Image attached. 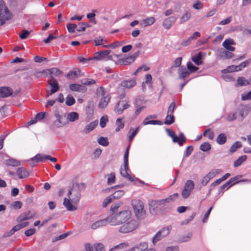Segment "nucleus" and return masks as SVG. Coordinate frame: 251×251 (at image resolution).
<instances>
[{"mask_svg": "<svg viewBox=\"0 0 251 251\" xmlns=\"http://www.w3.org/2000/svg\"><path fill=\"white\" fill-rule=\"evenodd\" d=\"M63 204L68 211H75L77 209V207L75 206L76 204H74L71 200L67 198L64 199Z\"/></svg>", "mask_w": 251, "mask_h": 251, "instance_id": "11", "label": "nucleus"}, {"mask_svg": "<svg viewBox=\"0 0 251 251\" xmlns=\"http://www.w3.org/2000/svg\"><path fill=\"white\" fill-rule=\"evenodd\" d=\"M250 81L243 77H239L237 80V83L240 86H246L250 84Z\"/></svg>", "mask_w": 251, "mask_h": 251, "instance_id": "39", "label": "nucleus"}, {"mask_svg": "<svg viewBox=\"0 0 251 251\" xmlns=\"http://www.w3.org/2000/svg\"><path fill=\"white\" fill-rule=\"evenodd\" d=\"M30 32L27 30H23L22 33L19 34V36L21 39H25L29 35Z\"/></svg>", "mask_w": 251, "mask_h": 251, "instance_id": "56", "label": "nucleus"}, {"mask_svg": "<svg viewBox=\"0 0 251 251\" xmlns=\"http://www.w3.org/2000/svg\"><path fill=\"white\" fill-rule=\"evenodd\" d=\"M110 52V50H106L104 51H98L94 54V56L92 57L93 60H100L107 56Z\"/></svg>", "mask_w": 251, "mask_h": 251, "instance_id": "13", "label": "nucleus"}, {"mask_svg": "<svg viewBox=\"0 0 251 251\" xmlns=\"http://www.w3.org/2000/svg\"><path fill=\"white\" fill-rule=\"evenodd\" d=\"M69 234H70V233L68 232L61 234L58 236L54 237L52 241V242H55L57 241L63 239L65 238L66 237H67Z\"/></svg>", "mask_w": 251, "mask_h": 251, "instance_id": "59", "label": "nucleus"}, {"mask_svg": "<svg viewBox=\"0 0 251 251\" xmlns=\"http://www.w3.org/2000/svg\"><path fill=\"white\" fill-rule=\"evenodd\" d=\"M206 135H208L209 139H213L214 138V134L213 132H211L210 131L209 129H207L203 133L204 136H206Z\"/></svg>", "mask_w": 251, "mask_h": 251, "instance_id": "63", "label": "nucleus"}, {"mask_svg": "<svg viewBox=\"0 0 251 251\" xmlns=\"http://www.w3.org/2000/svg\"><path fill=\"white\" fill-rule=\"evenodd\" d=\"M69 88L71 90L77 92H83L86 90V88L82 85L77 84H72Z\"/></svg>", "mask_w": 251, "mask_h": 251, "instance_id": "19", "label": "nucleus"}, {"mask_svg": "<svg viewBox=\"0 0 251 251\" xmlns=\"http://www.w3.org/2000/svg\"><path fill=\"white\" fill-rule=\"evenodd\" d=\"M210 149L211 146L208 142H204L202 143L200 147V149L203 151H207Z\"/></svg>", "mask_w": 251, "mask_h": 251, "instance_id": "52", "label": "nucleus"}, {"mask_svg": "<svg viewBox=\"0 0 251 251\" xmlns=\"http://www.w3.org/2000/svg\"><path fill=\"white\" fill-rule=\"evenodd\" d=\"M194 187V183L193 182V181L192 180H187L185 184V186H184V188L187 189V190H190V191H192V190L193 189Z\"/></svg>", "mask_w": 251, "mask_h": 251, "instance_id": "49", "label": "nucleus"}, {"mask_svg": "<svg viewBox=\"0 0 251 251\" xmlns=\"http://www.w3.org/2000/svg\"><path fill=\"white\" fill-rule=\"evenodd\" d=\"M202 58V53L201 52H199L197 54L194 56L192 58V60L197 65H200L202 64V62L201 60Z\"/></svg>", "mask_w": 251, "mask_h": 251, "instance_id": "29", "label": "nucleus"}, {"mask_svg": "<svg viewBox=\"0 0 251 251\" xmlns=\"http://www.w3.org/2000/svg\"><path fill=\"white\" fill-rule=\"evenodd\" d=\"M79 27L76 29L78 31H84L86 30V27L90 26V25L88 23H79Z\"/></svg>", "mask_w": 251, "mask_h": 251, "instance_id": "45", "label": "nucleus"}, {"mask_svg": "<svg viewBox=\"0 0 251 251\" xmlns=\"http://www.w3.org/2000/svg\"><path fill=\"white\" fill-rule=\"evenodd\" d=\"M121 119L118 118L116 120V125L117 127L116 129V131H119L121 129L123 128L124 126V124L121 122Z\"/></svg>", "mask_w": 251, "mask_h": 251, "instance_id": "58", "label": "nucleus"}, {"mask_svg": "<svg viewBox=\"0 0 251 251\" xmlns=\"http://www.w3.org/2000/svg\"><path fill=\"white\" fill-rule=\"evenodd\" d=\"M143 22L145 25L144 26H147L152 25L155 22V19L154 17H151L144 20Z\"/></svg>", "mask_w": 251, "mask_h": 251, "instance_id": "42", "label": "nucleus"}, {"mask_svg": "<svg viewBox=\"0 0 251 251\" xmlns=\"http://www.w3.org/2000/svg\"><path fill=\"white\" fill-rule=\"evenodd\" d=\"M107 184L111 185L113 184L115 181V175L114 173H111L110 174L107 175Z\"/></svg>", "mask_w": 251, "mask_h": 251, "instance_id": "47", "label": "nucleus"}, {"mask_svg": "<svg viewBox=\"0 0 251 251\" xmlns=\"http://www.w3.org/2000/svg\"><path fill=\"white\" fill-rule=\"evenodd\" d=\"M75 102V99L73 96L68 95L66 98V104L68 106H71L73 105Z\"/></svg>", "mask_w": 251, "mask_h": 251, "instance_id": "48", "label": "nucleus"}, {"mask_svg": "<svg viewBox=\"0 0 251 251\" xmlns=\"http://www.w3.org/2000/svg\"><path fill=\"white\" fill-rule=\"evenodd\" d=\"M46 155L42 154H37L36 156L31 158L32 161H35L36 163L42 162L44 159H46Z\"/></svg>", "mask_w": 251, "mask_h": 251, "instance_id": "34", "label": "nucleus"}, {"mask_svg": "<svg viewBox=\"0 0 251 251\" xmlns=\"http://www.w3.org/2000/svg\"><path fill=\"white\" fill-rule=\"evenodd\" d=\"M125 167L124 169H122L121 170L120 173H121V175L123 176L128 178L130 181H132L133 180L132 179V178L131 177V176H129V175L127 173V170H128V167L127 168H126L125 167Z\"/></svg>", "mask_w": 251, "mask_h": 251, "instance_id": "38", "label": "nucleus"}, {"mask_svg": "<svg viewBox=\"0 0 251 251\" xmlns=\"http://www.w3.org/2000/svg\"><path fill=\"white\" fill-rule=\"evenodd\" d=\"M96 251H104V246L101 243H97L94 245Z\"/></svg>", "mask_w": 251, "mask_h": 251, "instance_id": "57", "label": "nucleus"}, {"mask_svg": "<svg viewBox=\"0 0 251 251\" xmlns=\"http://www.w3.org/2000/svg\"><path fill=\"white\" fill-rule=\"evenodd\" d=\"M242 146V144L240 142L237 141L234 143L230 149V152L231 153L234 152L236 150Z\"/></svg>", "mask_w": 251, "mask_h": 251, "instance_id": "41", "label": "nucleus"}, {"mask_svg": "<svg viewBox=\"0 0 251 251\" xmlns=\"http://www.w3.org/2000/svg\"><path fill=\"white\" fill-rule=\"evenodd\" d=\"M231 68H234V71H240L241 70V68L240 66V65H237V66L232 65V66H229L227 69L223 70L222 72L225 73L232 72L233 70H231Z\"/></svg>", "mask_w": 251, "mask_h": 251, "instance_id": "35", "label": "nucleus"}, {"mask_svg": "<svg viewBox=\"0 0 251 251\" xmlns=\"http://www.w3.org/2000/svg\"><path fill=\"white\" fill-rule=\"evenodd\" d=\"M81 83L83 85H90L95 84L96 81L94 79H84L81 80Z\"/></svg>", "mask_w": 251, "mask_h": 251, "instance_id": "55", "label": "nucleus"}, {"mask_svg": "<svg viewBox=\"0 0 251 251\" xmlns=\"http://www.w3.org/2000/svg\"><path fill=\"white\" fill-rule=\"evenodd\" d=\"M107 223H108L107 218L98 221L92 224L91 228L93 230H95L106 226Z\"/></svg>", "mask_w": 251, "mask_h": 251, "instance_id": "14", "label": "nucleus"}, {"mask_svg": "<svg viewBox=\"0 0 251 251\" xmlns=\"http://www.w3.org/2000/svg\"><path fill=\"white\" fill-rule=\"evenodd\" d=\"M188 70L191 72H195L198 70V67L195 66L191 62H188L187 64Z\"/></svg>", "mask_w": 251, "mask_h": 251, "instance_id": "54", "label": "nucleus"}, {"mask_svg": "<svg viewBox=\"0 0 251 251\" xmlns=\"http://www.w3.org/2000/svg\"><path fill=\"white\" fill-rule=\"evenodd\" d=\"M239 116L240 117V120L242 121L247 115V110L245 107H242L239 108Z\"/></svg>", "mask_w": 251, "mask_h": 251, "instance_id": "44", "label": "nucleus"}, {"mask_svg": "<svg viewBox=\"0 0 251 251\" xmlns=\"http://www.w3.org/2000/svg\"><path fill=\"white\" fill-rule=\"evenodd\" d=\"M235 43L230 38L226 40L223 43V46L227 50L233 51L235 50V48L232 47L231 45H235Z\"/></svg>", "mask_w": 251, "mask_h": 251, "instance_id": "12", "label": "nucleus"}, {"mask_svg": "<svg viewBox=\"0 0 251 251\" xmlns=\"http://www.w3.org/2000/svg\"><path fill=\"white\" fill-rule=\"evenodd\" d=\"M181 61H182L181 57H178V58H176L174 61V65L171 68L170 72L174 68H176L177 67H179V68L180 67H181Z\"/></svg>", "mask_w": 251, "mask_h": 251, "instance_id": "51", "label": "nucleus"}, {"mask_svg": "<svg viewBox=\"0 0 251 251\" xmlns=\"http://www.w3.org/2000/svg\"><path fill=\"white\" fill-rule=\"evenodd\" d=\"M165 202H166L165 199H162L158 201H151L149 204V210L150 213L152 215L155 214L156 213V209L158 208V206L159 205L163 204Z\"/></svg>", "mask_w": 251, "mask_h": 251, "instance_id": "8", "label": "nucleus"}, {"mask_svg": "<svg viewBox=\"0 0 251 251\" xmlns=\"http://www.w3.org/2000/svg\"><path fill=\"white\" fill-rule=\"evenodd\" d=\"M101 97L102 98L99 104V106L100 108H104L107 106V104L108 103L110 100V97L109 96V95Z\"/></svg>", "mask_w": 251, "mask_h": 251, "instance_id": "18", "label": "nucleus"}, {"mask_svg": "<svg viewBox=\"0 0 251 251\" xmlns=\"http://www.w3.org/2000/svg\"><path fill=\"white\" fill-rule=\"evenodd\" d=\"M130 146L129 145L125 151V153L124 157V167L126 168L127 167V164H128V153H129V150Z\"/></svg>", "mask_w": 251, "mask_h": 251, "instance_id": "46", "label": "nucleus"}, {"mask_svg": "<svg viewBox=\"0 0 251 251\" xmlns=\"http://www.w3.org/2000/svg\"><path fill=\"white\" fill-rule=\"evenodd\" d=\"M177 137H179L178 141L176 142L178 143L180 146H182L183 143L186 142V139L185 137L184 136L182 133H180Z\"/></svg>", "mask_w": 251, "mask_h": 251, "instance_id": "62", "label": "nucleus"}, {"mask_svg": "<svg viewBox=\"0 0 251 251\" xmlns=\"http://www.w3.org/2000/svg\"><path fill=\"white\" fill-rule=\"evenodd\" d=\"M12 95V89L7 87L0 88V98H6Z\"/></svg>", "mask_w": 251, "mask_h": 251, "instance_id": "16", "label": "nucleus"}, {"mask_svg": "<svg viewBox=\"0 0 251 251\" xmlns=\"http://www.w3.org/2000/svg\"><path fill=\"white\" fill-rule=\"evenodd\" d=\"M17 174L20 178H25L29 176L28 172L23 167L19 168L17 169Z\"/></svg>", "mask_w": 251, "mask_h": 251, "instance_id": "21", "label": "nucleus"}, {"mask_svg": "<svg viewBox=\"0 0 251 251\" xmlns=\"http://www.w3.org/2000/svg\"><path fill=\"white\" fill-rule=\"evenodd\" d=\"M221 172V170L220 169L212 170L206 176L211 179L214 177L216 175L220 174Z\"/></svg>", "mask_w": 251, "mask_h": 251, "instance_id": "40", "label": "nucleus"}, {"mask_svg": "<svg viewBox=\"0 0 251 251\" xmlns=\"http://www.w3.org/2000/svg\"><path fill=\"white\" fill-rule=\"evenodd\" d=\"M67 28L70 33H74L77 28V25L75 24H68L67 25Z\"/></svg>", "mask_w": 251, "mask_h": 251, "instance_id": "53", "label": "nucleus"}, {"mask_svg": "<svg viewBox=\"0 0 251 251\" xmlns=\"http://www.w3.org/2000/svg\"><path fill=\"white\" fill-rule=\"evenodd\" d=\"M120 227L119 231L122 233H128L134 230L137 226V224L135 220H130L129 222L125 223Z\"/></svg>", "mask_w": 251, "mask_h": 251, "instance_id": "6", "label": "nucleus"}, {"mask_svg": "<svg viewBox=\"0 0 251 251\" xmlns=\"http://www.w3.org/2000/svg\"><path fill=\"white\" fill-rule=\"evenodd\" d=\"M166 131L168 134L172 138L173 141L174 142H176L178 141L179 137H177V136L176 135L175 133L173 131L169 128H167Z\"/></svg>", "mask_w": 251, "mask_h": 251, "instance_id": "37", "label": "nucleus"}, {"mask_svg": "<svg viewBox=\"0 0 251 251\" xmlns=\"http://www.w3.org/2000/svg\"><path fill=\"white\" fill-rule=\"evenodd\" d=\"M113 199L112 198L111 195L110 196H108L106 197L103 201L102 203V206L103 207H105L107 206V205L112 202Z\"/></svg>", "mask_w": 251, "mask_h": 251, "instance_id": "60", "label": "nucleus"}, {"mask_svg": "<svg viewBox=\"0 0 251 251\" xmlns=\"http://www.w3.org/2000/svg\"><path fill=\"white\" fill-rule=\"evenodd\" d=\"M108 122V117L107 116L102 117L100 120V126L102 128L105 126L106 123Z\"/></svg>", "mask_w": 251, "mask_h": 251, "instance_id": "61", "label": "nucleus"}, {"mask_svg": "<svg viewBox=\"0 0 251 251\" xmlns=\"http://www.w3.org/2000/svg\"><path fill=\"white\" fill-rule=\"evenodd\" d=\"M50 79L48 81V83L51 87V89L48 92V96L52 95L59 90V86L57 80L55 79L52 76H50Z\"/></svg>", "mask_w": 251, "mask_h": 251, "instance_id": "7", "label": "nucleus"}, {"mask_svg": "<svg viewBox=\"0 0 251 251\" xmlns=\"http://www.w3.org/2000/svg\"><path fill=\"white\" fill-rule=\"evenodd\" d=\"M98 125L97 121H94L87 125L83 131L86 134L89 133L91 131L93 130L95 127Z\"/></svg>", "mask_w": 251, "mask_h": 251, "instance_id": "28", "label": "nucleus"}, {"mask_svg": "<svg viewBox=\"0 0 251 251\" xmlns=\"http://www.w3.org/2000/svg\"><path fill=\"white\" fill-rule=\"evenodd\" d=\"M176 19V18L173 16L166 18L163 21V26L166 29H169Z\"/></svg>", "mask_w": 251, "mask_h": 251, "instance_id": "15", "label": "nucleus"}, {"mask_svg": "<svg viewBox=\"0 0 251 251\" xmlns=\"http://www.w3.org/2000/svg\"><path fill=\"white\" fill-rule=\"evenodd\" d=\"M78 114L75 112H72L67 115V119L70 122H74L78 119Z\"/></svg>", "mask_w": 251, "mask_h": 251, "instance_id": "30", "label": "nucleus"}, {"mask_svg": "<svg viewBox=\"0 0 251 251\" xmlns=\"http://www.w3.org/2000/svg\"><path fill=\"white\" fill-rule=\"evenodd\" d=\"M191 17V14L189 10H185L180 18V24H182L189 20Z\"/></svg>", "mask_w": 251, "mask_h": 251, "instance_id": "24", "label": "nucleus"}, {"mask_svg": "<svg viewBox=\"0 0 251 251\" xmlns=\"http://www.w3.org/2000/svg\"><path fill=\"white\" fill-rule=\"evenodd\" d=\"M217 55L221 58L229 59L234 56V54L226 50L221 48L217 50L216 52Z\"/></svg>", "mask_w": 251, "mask_h": 251, "instance_id": "9", "label": "nucleus"}, {"mask_svg": "<svg viewBox=\"0 0 251 251\" xmlns=\"http://www.w3.org/2000/svg\"><path fill=\"white\" fill-rule=\"evenodd\" d=\"M79 72V71H72L70 72L67 75H66V76L67 78H68L70 79H73L76 77H77L79 75L78 74V73Z\"/></svg>", "mask_w": 251, "mask_h": 251, "instance_id": "43", "label": "nucleus"}, {"mask_svg": "<svg viewBox=\"0 0 251 251\" xmlns=\"http://www.w3.org/2000/svg\"><path fill=\"white\" fill-rule=\"evenodd\" d=\"M5 165L7 166L17 167L21 165V162L18 160L12 158H10L5 161Z\"/></svg>", "mask_w": 251, "mask_h": 251, "instance_id": "26", "label": "nucleus"}, {"mask_svg": "<svg viewBox=\"0 0 251 251\" xmlns=\"http://www.w3.org/2000/svg\"><path fill=\"white\" fill-rule=\"evenodd\" d=\"M125 192L123 190H118L115 192L113 194L111 195L112 198L114 199H118L124 196Z\"/></svg>", "mask_w": 251, "mask_h": 251, "instance_id": "36", "label": "nucleus"}, {"mask_svg": "<svg viewBox=\"0 0 251 251\" xmlns=\"http://www.w3.org/2000/svg\"><path fill=\"white\" fill-rule=\"evenodd\" d=\"M148 244L146 242L141 243L137 246L132 248V251H143L147 249Z\"/></svg>", "mask_w": 251, "mask_h": 251, "instance_id": "27", "label": "nucleus"}, {"mask_svg": "<svg viewBox=\"0 0 251 251\" xmlns=\"http://www.w3.org/2000/svg\"><path fill=\"white\" fill-rule=\"evenodd\" d=\"M191 192V191L190 190H187L185 188H184L182 192V196L184 199H187L190 195Z\"/></svg>", "mask_w": 251, "mask_h": 251, "instance_id": "64", "label": "nucleus"}, {"mask_svg": "<svg viewBox=\"0 0 251 251\" xmlns=\"http://www.w3.org/2000/svg\"><path fill=\"white\" fill-rule=\"evenodd\" d=\"M11 14L4 5L2 0H0V25H3L6 20L11 18Z\"/></svg>", "mask_w": 251, "mask_h": 251, "instance_id": "4", "label": "nucleus"}, {"mask_svg": "<svg viewBox=\"0 0 251 251\" xmlns=\"http://www.w3.org/2000/svg\"><path fill=\"white\" fill-rule=\"evenodd\" d=\"M136 84L135 80L133 79L129 80L122 81L120 84L122 87L126 88H130L133 87Z\"/></svg>", "mask_w": 251, "mask_h": 251, "instance_id": "20", "label": "nucleus"}, {"mask_svg": "<svg viewBox=\"0 0 251 251\" xmlns=\"http://www.w3.org/2000/svg\"><path fill=\"white\" fill-rule=\"evenodd\" d=\"M129 105L126 100H121L116 104L115 111L118 113H121L124 109H127Z\"/></svg>", "mask_w": 251, "mask_h": 251, "instance_id": "10", "label": "nucleus"}, {"mask_svg": "<svg viewBox=\"0 0 251 251\" xmlns=\"http://www.w3.org/2000/svg\"><path fill=\"white\" fill-rule=\"evenodd\" d=\"M131 204L136 217L140 219L144 218L146 213L144 209L143 203L140 201L134 200L132 201Z\"/></svg>", "mask_w": 251, "mask_h": 251, "instance_id": "3", "label": "nucleus"}, {"mask_svg": "<svg viewBox=\"0 0 251 251\" xmlns=\"http://www.w3.org/2000/svg\"><path fill=\"white\" fill-rule=\"evenodd\" d=\"M65 117L63 116L61 118L57 119L56 120L54 121L53 123V127L56 128H59L64 126L66 123L63 121V119Z\"/></svg>", "mask_w": 251, "mask_h": 251, "instance_id": "25", "label": "nucleus"}, {"mask_svg": "<svg viewBox=\"0 0 251 251\" xmlns=\"http://www.w3.org/2000/svg\"><path fill=\"white\" fill-rule=\"evenodd\" d=\"M98 142L99 144L103 146H107L109 144L107 138L106 137H101L98 139Z\"/></svg>", "mask_w": 251, "mask_h": 251, "instance_id": "50", "label": "nucleus"}, {"mask_svg": "<svg viewBox=\"0 0 251 251\" xmlns=\"http://www.w3.org/2000/svg\"><path fill=\"white\" fill-rule=\"evenodd\" d=\"M34 216V214L31 213L30 211H28L21 214L18 218L19 221H23L32 218Z\"/></svg>", "mask_w": 251, "mask_h": 251, "instance_id": "22", "label": "nucleus"}, {"mask_svg": "<svg viewBox=\"0 0 251 251\" xmlns=\"http://www.w3.org/2000/svg\"><path fill=\"white\" fill-rule=\"evenodd\" d=\"M226 136L224 133L220 134L216 139L217 142L220 145H223L226 142Z\"/></svg>", "mask_w": 251, "mask_h": 251, "instance_id": "31", "label": "nucleus"}, {"mask_svg": "<svg viewBox=\"0 0 251 251\" xmlns=\"http://www.w3.org/2000/svg\"><path fill=\"white\" fill-rule=\"evenodd\" d=\"M175 121V117L173 114L167 113V115L166 117L164 124L166 125H171L173 124Z\"/></svg>", "mask_w": 251, "mask_h": 251, "instance_id": "33", "label": "nucleus"}, {"mask_svg": "<svg viewBox=\"0 0 251 251\" xmlns=\"http://www.w3.org/2000/svg\"><path fill=\"white\" fill-rule=\"evenodd\" d=\"M47 72H49V74L50 75V76H52L53 77V76H60L63 74L61 70L56 68H53L51 69H47Z\"/></svg>", "mask_w": 251, "mask_h": 251, "instance_id": "23", "label": "nucleus"}, {"mask_svg": "<svg viewBox=\"0 0 251 251\" xmlns=\"http://www.w3.org/2000/svg\"><path fill=\"white\" fill-rule=\"evenodd\" d=\"M247 157L245 155L240 156L239 158H238L234 161V167H237L240 166L247 159Z\"/></svg>", "mask_w": 251, "mask_h": 251, "instance_id": "32", "label": "nucleus"}, {"mask_svg": "<svg viewBox=\"0 0 251 251\" xmlns=\"http://www.w3.org/2000/svg\"><path fill=\"white\" fill-rule=\"evenodd\" d=\"M80 193L79 185L75 183L73 185V188L69 190L68 197L74 204H77L80 199Z\"/></svg>", "mask_w": 251, "mask_h": 251, "instance_id": "2", "label": "nucleus"}, {"mask_svg": "<svg viewBox=\"0 0 251 251\" xmlns=\"http://www.w3.org/2000/svg\"><path fill=\"white\" fill-rule=\"evenodd\" d=\"M171 228V226H169L162 228L152 238V243L155 245L156 243L166 237L170 233Z\"/></svg>", "mask_w": 251, "mask_h": 251, "instance_id": "5", "label": "nucleus"}, {"mask_svg": "<svg viewBox=\"0 0 251 251\" xmlns=\"http://www.w3.org/2000/svg\"><path fill=\"white\" fill-rule=\"evenodd\" d=\"M178 73L179 75V77L181 79H184L190 75V72H189L186 68L180 67L178 68Z\"/></svg>", "mask_w": 251, "mask_h": 251, "instance_id": "17", "label": "nucleus"}, {"mask_svg": "<svg viewBox=\"0 0 251 251\" xmlns=\"http://www.w3.org/2000/svg\"><path fill=\"white\" fill-rule=\"evenodd\" d=\"M130 212L128 210H125L108 217L107 220L111 226H116L124 224L130 218Z\"/></svg>", "mask_w": 251, "mask_h": 251, "instance_id": "1", "label": "nucleus"}]
</instances>
